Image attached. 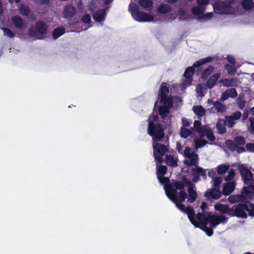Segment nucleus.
<instances>
[{
    "label": "nucleus",
    "instance_id": "obj_1",
    "mask_svg": "<svg viewBox=\"0 0 254 254\" xmlns=\"http://www.w3.org/2000/svg\"><path fill=\"white\" fill-rule=\"evenodd\" d=\"M179 190L180 191L179 193L175 192L168 197L175 204L177 208L188 215L190 221L194 226H197L198 224L195 219V213L194 209L191 207L186 208L182 203L188 197L187 192L184 189Z\"/></svg>",
    "mask_w": 254,
    "mask_h": 254
},
{
    "label": "nucleus",
    "instance_id": "obj_2",
    "mask_svg": "<svg viewBox=\"0 0 254 254\" xmlns=\"http://www.w3.org/2000/svg\"><path fill=\"white\" fill-rule=\"evenodd\" d=\"M158 119V116L153 114L148 119L147 133L152 137L153 142L161 141L165 136V128Z\"/></svg>",
    "mask_w": 254,
    "mask_h": 254
},
{
    "label": "nucleus",
    "instance_id": "obj_3",
    "mask_svg": "<svg viewBox=\"0 0 254 254\" xmlns=\"http://www.w3.org/2000/svg\"><path fill=\"white\" fill-rule=\"evenodd\" d=\"M157 179L159 183L164 185L166 194L168 197L179 190L185 189V184L180 181H175L173 183H170V179L164 176L158 175Z\"/></svg>",
    "mask_w": 254,
    "mask_h": 254
},
{
    "label": "nucleus",
    "instance_id": "obj_4",
    "mask_svg": "<svg viewBox=\"0 0 254 254\" xmlns=\"http://www.w3.org/2000/svg\"><path fill=\"white\" fill-rule=\"evenodd\" d=\"M213 61V58L211 57H207L201 59L195 62L192 66H189L186 68L184 72V76L186 79L184 81V83L187 85H190L192 81V75L195 73V68L199 67L207 63H209Z\"/></svg>",
    "mask_w": 254,
    "mask_h": 254
},
{
    "label": "nucleus",
    "instance_id": "obj_5",
    "mask_svg": "<svg viewBox=\"0 0 254 254\" xmlns=\"http://www.w3.org/2000/svg\"><path fill=\"white\" fill-rule=\"evenodd\" d=\"M129 10L133 18L137 21L150 22L154 19L153 16L151 14L140 11L139 6L135 3L129 4Z\"/></svg>",
    "mask_w": 254,
    "mask_h": 254
},
{
    "label": "nucleus",
    "instance_id": "obj_6",
    "mask_svg": "<svg viewBox=\"0 0 254 254\" xmlns=\"http://www.w3.org/2000/svg\"><path fill=\"white\" fill-rule=\"evenodd\" d=\"M48 26L43 21L36 22L33 29H30L29 34L33 36H37L38 39H43L47 35Z\"/></svg>",
    "mask_w": 254,
    "mask_h": 254
},
{
    "label": "nucleus",
    "instance_id": "obj_7",
    "mask_svg": "<svg viewBox=\"0 0 254 254\" xmlns=\"http://www.w3.org/2000/svg\"><path fill=\"white\" fill-rule=\"evenodd\" d=\"M156 142L153 144L154 157L159 164H161L163 162V156L166 152L168 151V148L164 144L158 142Z\"/></svg>",
    "mask_w": 254,
    "mask_h": 254
},
{
    "label": "nucleus",
    "instance_id": "obj_8",
    "mask_svg": "<svg viewBox=\"0 0 254 254\" xmlns=\"http://www.w3.org/2000/svg\"><path fill=\"white\" fill-rule=\"evenodd\" d=\"M247 208V204L239 203L231 207L230 217H237L238 218H247V214L246 209Z\"/></svg>",
    "mask_w": 254,
    "mask_h": 254
},
{
    "label": "nucleus",
    "instance_id": "obj_9",
    "mask_svg": "<svg viewBox=\"0 0 254 254\" xmlns=\"http://www.w3.org/2000/svg\"><path fill=\"white\" fill-rule=\"evenodd\" d=\"M238 170L245 184H248L251 182L254 183L253 174L244 164L239 165Z\"/></svg>",
    "mask_w": 254,
    "mask_h": 254
},
{
    "label": "nucleus",
    "instance_id": "obj_10",
    "mask_svg": "<svg viewBox=\"0 0 254 254\" xmlns=\"http://www.w3.org/2000/svg\"><path fill=\"white\" fill-rule=\"evenodd\" d=\"M206 170L199 166H196L195 168H192L191 171L193 182L196 183L199 181L200 176L206 180L207 178Z\"/></svg>",
    "mask_w": 254,
    "mask_h": 254
},
{
    "label": "nucleus",
    "instance_id": "obj_11",
    "mask_svg": "<svg viewBox=\"0 0 254 254\" xmlns=\"http://www.w3.org/2000/svg\"><path fill=\"white\" fill-rule=\"evenodd\" d=\"M234 0H230L227 2L222 1L214 6V8L217 10L222 11L225 14H230L232 10V5Z\"/></svg>",
    "mask_w": 254,
    "mask_h": 254
},
{
    "label": "nucleus",
    "instance_id": "obj_12",
    "mask_svg": "<svg viewBox=\"0 0 254 254\" xmlns=\"http://www.w3.org/2000/svg\"><path fill=\"white\" fill-rule=\"evenodd\" d=\"M222 195L220 190H217L214 188L208 189L204 193V196L208 200L210 199H218Z\"/></svg>",
    "mask_w": 254,
    "mask_h": 254
},
{
    "label": "nucleus",
    "instance_id": "obj_13",
    "mask_svg": "<svg viewBox=\"0 0 254 254\" xmlns=\"http://www.w3.org/2000/svg\"><path fill=\"white\" fill-rule=\"evenodd\" d=\"M208 223H215V225H218L221 223H224L228 221V218L223 215H216L208 214Z\"/></svg>",
    "mask_w": 254,
    "mask_h": 254
},
{
    "label": "nucleus",
    "instance_id": "obj_14",
    "mask_svg": "<svg viewBox=\"0 0 254 254\" xmlns=\"http://www.w3.org/2000/svg\"><path fill=\"white\" fill-rule=\"evenodd\" d=\"M11 21L14 26L19 30H22L26 28V24L20 16L14 15L11 17Z\"/></svg>",
    "mask_w": 254,
    "mask_h": 254
},
{
    "label": "nucleus",
    "instance_id": "obj_15",
    "mask_svg": "<svg viewBox=\"0 0 254 254\" xmlns=\"http://www.w3.org/2000/svg\"><path fill=\"white\" fill-rule=\"evenodd\" d=\"M77 11L75 6L71 4L66 5L64 9L63 14L66 18H72L76 14Z\"/></svg>",
    "mask_w": 254,
    "mask_h": 254
},
{
    "label": "nucleus",
    "instance_id": "obj_16",
    "mask_svg": "<svg viewBox=\"0 0 254 254\" xmlns=\"http://www.w3.org/2000/svg\"><path fill=\"white\" fill-rule=\"evenodd\" d=\"M235 188V184L234 181L224 183L221 192L224 195L228 196L233 191Z\"/></svg>",
    "mask_w": 254,
    "mask_h": 254
},
{
    "label": "nucleus",
    "instance_id": "obj_17",
    "mask_svg": "<svg viewBox=\"0 0 254 254\" xmlns=\"http://www.w3.org/2000/svg\"><path fill=\"white\" fill-rule=\"evenodd\" d=\"M94 20L98 22L103 21L106 16V11L105 9H100L95 11L92 15Z\"/></svg>",
    "mask_w": 254,
    "mask_h": 254
},
{
    "label": "nucleus",
    "instance_id": "obj_18",
    "mask_svg": "<svg viewBox=\"0 0 254 254\" xmlns=\"http://www.w3.org/2000/svg\"><path fill=\"white\" fill-rule=\"evenodd\" d=\"M247 186L243 188V193L250 199L254 197V183L251 182L247 184Z\"/></svg>",
    "mask_w": 254,
    "mask_h": 254
},
{
    "label": "nucleus",
    "instance_id": "obj_19",
    "mask_svg": "<svg viewBox=\"0 0 254 254\" xmlns=\"http://www.w3.org/2000/svg\"><path fill=\"white\" fill-rule=\"evenodd\" d=\"M221 77V73L217 72L212 75L206 82V86L209 89H211Z\"/></svg>",
    "mask_w": 254,
    "mask_h": 254
},
{
    "label": "nucleus",
    "instance_id": "obj_20",
    "mask_svg": "<svg viewBox=\"0 0 254 254\" xmlns=\"http://www.w3.org/2000/svg\"><path fill=\"white\" fill-rule=\"evenodd\" d=\"M208 103L210 104H213L215 109L219 113H224L226 112L227 108L226 106L219 101L213 102L212 100L208 99Z\"/></svg>",
    "mask_w": 254,
    "mask_h": 254
},
{
    "label": "nucleus",
    "instance_id": "obj_21",
    "mask_svg": "<svg viewBox=\"0 0 254 254\" xmlns=\"http://www.w3.org/2000/svg\"><path fill=\"white\" fill-rule=\"evenodd\" d=\"M196 216L199 222L197 221L198 225H197V226H195V227L200 228V227L205 226L208 223V215L205 216L203 213L199 212Z\"/></svg>",
    "mask_w": 254,
    "mask_h": 254
},
{
    "label": "nucleus",
    "instance_id": "obj_22",
    "mask_svg": "<svg viewBox=\"0 0 254 254\" xmlns=\"http://www.w3.org/2000/svg\"><path fill=\"white\" fill-rule=\"evenodd\" d=\"M219 82L222 83L223 86L228 87L231 86H237L238 85V80L236 78L220 79Z\"/></svg>",
    "mask_w": 254,
    "mask_h": 254
},
{
    "label": "nucleus",
    "instance_id": "obj_23",
    "mask_svg": "<svg viewBox=\"0 0 254 254\" xmlns=\"http://www.w3.org/2000/svg\"><path fill=\"white\" fill-rule=\"evenodd\" d=\"M214 208L217 211L222 213H226L230 216L231 208L228 205L222 203H217L214 205Z\"/></svg>",
    "mask_w": 254,
    "mask_h": 254
},
{
    "label": "nucleus",
    "instance_id": "obj_24",
    "mask_svg": "<svg viewBox=\"0 0 254 254\" xmlns=\"http://www.w3.org/2000/svg\"><path fill=\"white\" fill-rule=\"evenodd\" d=\"M226 121L224 120L219 119L216 123V128L220 134H224L226 132Z\"/></svg>",
    "mask_w": 254,
    "mask_h": 254
},
{
    "label": "nucleus",
    "instance_id": "obj_25",
    "mask_svg": "<svg viewBox=\"0 0 254 254\" xmlns=\"http://www.w3.org/2000/svg\"><path fill=\"white\" fill-rule=\"evenodd\" d=\"M138 3L141 7L149 11L152 8L153 4L152 0H138Z\"/></svg>",
    "mask_w": 254,
    "mask_h": 254
},
{
    "label": "nucleus",
    "instance_id": "obj_26",
    "mask_svg": "<svg viewBox=\"0 0 254 254\" xmlns=\"http://www.w3.org/2000/svg\"><path fill=\"white\" fill-rule=\"evenodd\" d=\"M194 188H188L189 198L188 201L190 203H193L196 200L197 197V194Z\"/></svg>",
    "mask_w": 254,
    "mask_h": 254
},
{
    "label": "nucleus",
    "instance_id": "obj_27",
    "mask_svg": "<svg viewBox=\"0 0 254 254\" xmlns=\"http://www.w3.org/2000/svg\"><path fill=\"white\" fill-rule=\"evenodd\" d=\"M241 4L246 10H250L254 8V2L252 0H242Z\"/></svg>",
    "mask_w": 254,
    "mask_h": 254
},
{
    "label": "nucleus",
    "instance_id": "obj_28",
    "mask_svg": "<svg viewBox=\"0 0 254 254\" xmlns=\"http://www.w3.org/2000/svg\"><path fill=\"white\" fill-rule=\"evenodd\" d=\"M65 32V29L64 27H59L54 29L52 32V36L54 39H57L63 35Z\"/></svg>",
    "mask_w": 254,
    "mask_h": 254
},
{
    "label": "nucleus",
    "instance_id": "obj_29",
    "mask_svg": "<svg viewBox=\"0 0 254 254\" xmlns=\"http://www.w3.org/2000/svg\"><path fill=\"white\" fill-rule=\"evenodd\" d=\"M215 69L214 66L209 65L201 73V78L202 79H207Z\"/></svg>",
    "mask_w": 254,
    "mask_h": 254
},
{
    "label": "nucleus",
    "instance_id": "obj_30",
    "mask_svg": "<svg viewBox=\"0 0 254 254\" xmlns=\"http://www.w3.org/2000/svg\"><path fill=\"white\" fill-rule=\"evenodd\" d=\"M160 102L164 104L163 106L169 108H172L173 106V98L171 95L165 97L163 98V99L160 98Z\"/></svg>",
    "mask_w": 254,
    "mask_h": 254
},
{
    "label": "nucleus",
    "instance_id": "obj_31",
    "mask_svg": "<svg viewBox=\"0 0 254 254\" xmlns=\"http://www.w3.org/2000/svg\"><path fill=\"white\" fill-rule=\"evenodd\" d=\"M193 131V127L188 129L186 127H182L180 129V134L182 137L187 138L192 134V131Z\"/></svg>",
    "mask_w": 254,
    "mask_h": 254
},
{
    "label": "nucleus",
    "instance_id": "obj_32",
    "mask_svg": "<svg viewBox=\"0 0 254 254\" xmlns=\"http://www.w3.org/2000/svg\"><path fill=\"white\" fill-rule=\"evenodd\" d=\"M193 111L199 117L203 116L205 113V109L201 105L194 106L192 108Z\"/></svg>",
    "mask_w": 254,
    "mask_h": 254
},
{
    "label": "nucleus",
    "instance_id": "obj_33",
    "mask_svg": "<svg viewBox=\"0 0 254 254\" xmlns=\"http://www.w3.org/2000/svg\"><path fill=\"white\" fill-rule=\"evenodd\" d=\"M172 10L171 7L167 4H161L157 9L159 13L161 14H165L170 12Z\"/></svg>",
    "mask_w": 254,
    "mask_h": 254
},
{
    "label": "nucleus",
    "instance_id": "obj_34",
    "mask_svg": "<svg viewBox=\"0 0 254 254\" xmlns=\"http://www.w3.org/2000/svg\"><path fill=\"white\" fill-rule=\"evenodd\" d=\"M193 131H196L198 133L200 134H204V129L202 127L201 123L200 121L198 120H195L193 124Z\"/></svg>",
    "mask_w": 254,
    "mask_h": 254
},
{
    "label": "nucleus",
    "instance_id": "obj_35",
    "mask_svg": "<svg viewBox=\"0 0 254 254\" xmlns=\"http://www.w3.org/2000/svg\"><path fill=\"white\" fill-rule=\"evenodd\" d=\"M170 109L171 108L163 106L159 108V115L162 119H165L167 117H168L170 113Z\"/></svg>",
    "mask_w": 254,
    "mask_h": 254
},
{
    "label": "nucleus",
    "instance_id": "obj_36",
    "mask_svg": "<svg viewBox=\"0 0 254 254\" xmlns=\"http://www.w3.org/2000/svg\"><path fill=\"white\" fill-rule=\"evenodd\" d=\"M166 163L168 165L173 167L178 166L177 161L174 159L173 156L171 155L166 156Z\"/></svg>",
    "mask_w": 254,
    "mask_h": 254
},
{
    "label": "nucleus",
    "instance_id": "obj_37",
    "mask_svg": "<svg viewBox=\"0 0 254 254\" xmlns=\"http://www.w3.org/2000/svg\"><path fill=\"white\" fill-rule=\"evenodd\" d=\"M205 7H201L198 5V6H195L191 8V12L195 15H198L202 14L204 11L205 10Z\"/></svg>",
    "mask_w": 254,
    "mask_h": 254
},
{
    "label": "nucleus",
    "instance_id": "obj_38",
    "mask_svg": "<svg viewBox=\"0 0 254 254\" xmlns=\"http://www.w3.org/2000/svg\"><path fill=\"white\" fill-rule=\"evenodd\" d=\"M226 146L228 148L229 150L231 151H236L237 149V144H236L235 142L232 140L228 139L226 141Z\"/></svg>",
    "mask_w": 254,
    "mask_h": 254
},
{
    "label": "nucleus",
    "instance_id": "obj_39",
    "mask_svg": "<svg viewBox=\"0 0 254 254\" xmlns=\"http://www.w3.org/2000/svg\"><path fill=\"white\" fill-rule=\"evenodd\" d=\"M204 133L205 134V136H206L207 138L211 141H214L215 140V137L214 135L213 132L211 130L210 128H205L204 130Z\"/></svg>",
    "mask_w": 254,
    "mask_h": 254
},
{
    "label": "nucleus",
    "instance_id": "obj_40",
    "mask_svg": "<svg viewBox=\"0 0 254 254\" xmlns=\"http://www.w3.org/2000/svg\"><path fill=\"white\" fill-rule=\"evenodd\" d=\"M169 92V88L167 86L165 85H161L160 87V98L163 99V98L168 96V95Z\"/></svg>",
    "mask_w": 254,
    "mask_h": 254
},
{
    "label": "nucleus",
    "instance_id": "obj_41",
    "mask_svg": "<svg viewBox=\"0 0 254 254\" xmlns=\"http://www.w3.org/2000/svg\"><path fill=\"white\" fill-rule=\"evenodd\" d=\"M207 143V141L204 139H196L194 140L195 148L197 149L204 146Z\"/></svg>",
    "mask_w": 254,
    "mask_h": 254
},
{
    "label": "nucleus",
    "instance_id": "obj_42",
    "mask_svg": "<svg viewBox=\"0 0 254 254\" xmlns=\"http://www.w3.org/2000/svg\"><path fill=\"white\" fill-rule=\"evenodd\" d=\"M19 10L21 14L25 16L28 15L30 12L29 7L26 5H21L19 7Z\"/></svg>",
    "mask_w": 254,
    "mask_h": 254
},
{
    "label": "nucleus",
    "instance_id": "obj_43",
    "mask_svg": "<svg viewBox=\"0 0 254 254\" xmlns=\"http://www.w3.org/2000/svg\"><path fill=\"white\" fill-rule=\"evenodd\" d=\"M222 182V179L221 177H217L215 178H214L213 179V187L214 189H216L217 190H220V184H221Z\"/></svg>",
    "mask_w": 254,
    "mask_h": 254
},
{
    "label": "nucleus",
    "instance_id": "obj_44",
    "mask_svg": "<svg viewBox=\"0 0 254 254\" xmlns=\"http://www.w3.org/2000/svg\"><path fill=\"white\" fill-rule=\"evenodd\" d=\"M190 159V164L191 165L198 166L197 165L198 164V155L197 154H191V157L190 158H189Z\"/></svg>",
    "mask_w": 254,
    "mask_h": 254
},
{
    "label": "nucleus",
    "instance_id": "obj_45",
    "mask_svg": "<svg viewBox=\"0 0 254 254\" xmlns=\"http://www.w3.org/2000/svg\"><path fill=\"white\" fill-rule=\"evenodd\" d=\"M225 121H226V125L229 128H232L235 124V121L230 116H225Z\"/></svg>",
    "mask_w": 254,
    "mask_h": 254
},
{
    "label": "nucleus",
    "instance_id": "obj_46",
    "mask_svg": "<svg viewBox=\"0 0 254 254\" xmlns=\"http://www.w3.org/2000/svg\"><path fill=\"white\" fill-rule=\"evenodd\" d=\"M167 172V167L166 166L164 165H160L159 166L157 172V176L158 175H161V176H164Z\"/></svg>",
    "mask_w": 254,
    "mask_h": 254
},
{
    "label": "nucleus",
    "instance_id": "obj_47",
    "mask_svg": "<svg viewBox=\"0 0 254 254\" xmlns=\"http://www.w3.org/2000/svg\"><path fill=\"white\" fill-rule=\"evenodd\" d=\"M246 211L248 212V215L250 216H254V204L250 203L247 204V208L246 209Z\"/></svg>",
    "mask_w": 254,
    "mask_h": 254
},
{
    "label": "nucleus",
    "instance_id": "obj_48",
    "mask_svg": "<svg viewBox=\"0 0 254 254\" xmlns=\"http://www.w3.org/2000/svg\"><path fill=\"white\" fill-rule=\"evenodd\" d=\"M182 182L185 184V187L187 186L188 188H195L194 185L186 177H183Z\"/></svg>",
    "mask_w": 254,
    "mask_h": 254
},
{
    "label": "nucleus",
    "instance_id": "obj_49",
    "mask_svg": "<svg viewBox=\"0 0 254 254\" xmlns=\"http://www.w3.org/2000/svg\"><path fill=\"white\" fill-rule=\"evenodd\" d=\"M228 166L226 165H220L217 167V173L219 174H224L228 169Z\"/></svg>",
    "mask_w": 254,
    "mask_h": 254
},
{
    "label": "nucleus",
    "instance_id": "obj_50",
    "mask_svg": "<svg viewBox=\"0 0 254 254\" xmlns=\"http://www.w3.org/2000/svg\"><path fill=\"white\" fill-rule=\"evenodd\" d=\"M234 140L238 146L244 145L246 143L244 137L242 136L235 137Z\"/></svg>",
    "mask_w": 254,
    "mask_h": 254
},
{
    "label": "nucleus",
    "instance_id": "obj_51",
    "mask_svg": "<svg viewBox=\"0 0 254 254\" xmlns=\"http://www.w3.org/2000/svg\"><path fill=\"white\" fill-rule=\"evenodd\" d=\"M199 228L203 230L208 236H211L213 234V231L212 228L208 227L207 225L200 227Z\"/></svg>",
    "mask_w": 254,
    "mask_h": 254
},
{
    "label": "nucleus",
    "instance_id": "obj_52",
    "mask_svg": "<svg viewBox=\"0 0 254 254\" xmlns=\"http://www.w3.org/2000/svg\"><path fill=\"white\" fill-rule=\"evenodd\" d=\"M191 154H195L194 151L190 147H186L184 150V155L187 158H190Z\"/></svg>",
    "mask_w": 254,
    "mask_h": 254
},
{
    "label": "nucleus",
    "instance_id": "obj_53",
    "mask_svg": "<svg viewBox=\"0 0 254 254\" xmlns=\"http://www.w3.org/2000/svg\"><path fill=\"white\" fill-rule=\"evenodd\" d=\"M227 91L228 92L227 93H228L229 97H230L231 98H235L238 95L236 89L234 88H231L228 89L227 90Z\"/></svg>",
    "mask_w": 254,
    "mask_h": 254
},
{
    "label": "nucleus",
    "instance_id": "obj_54",
    "mask_svg": "<svg viewBox=\"0 0 254 254\" xmlns=\"http://www.w3.org/2000/svg\"><path fill=\"white\" fill-rule=\"evenodd\" d=\"M235 172L233 169H231L229 172L228 175L225 177V180L226 182H230L232 180L235 176Z\"/></svg>",
    "mask_w": 254,
    "mask_h": 254
},
{
    "label": "nucleus",
    "instance_id": "obj_55",
    "mask_svg": "<svg viewBox=\"0 0 254 254\" xmlns=\"http://www.w3.org/2000/svg\"><path fill=\"white\" fill-rule=\"evenodd\" d=\"M4 35L11 38H13L14 37V34L9 29L7 28H2Z\"/></svg>",
    "mask_w": 254,
    "mask_h": 254
},
{
    "label": "nucleus",
    "instance_id": "obj_56",
    "mask_svg": "<svg viewBox=\"0 0 254 254\" xmlns=\"http://www.w3.org/2000/svg\"><path fill=\"white\" fill-rule=\"evenodd\" d=\"M224 68L226 70H228L229 74H233L236 71V69L233 66H230L228 64H226L224 65Z\"/></svg>",
    "mask_w": 254,
    "mask_h": 254
},
{
    "label": "nucleus",
    "instance_id": "obj_57",
    "mask_svg": "<svg viewBox=\"0 0 254 254\" xmlns=\"http://www.w3.org/2000/svg\"><path fill=\"white\" fill-rule=\"evenodd\" d=\"M235 121L238 120L242 117V113L240 111H236L230 116Z\"/></svg>",
    "mask_w": 254,
    "mask_h": 254
},
{
    "label": "nucleus",
    "instance_id": "obj_58",
    "mask_svg": "<svg viewBox=\"0 0 254 254\" xmlns=\"http://www.w3.org/2000/svg\"><path fill=\"white\" fill-rule=\"evenodd\" d=\"M182 123L183 125L182 127H189L191 124V122L185 118H182Z\"/></svg>",
    "mask_w": 254,
    "mask_h": 254
},
{
    "label": "nucleus",
    "instance_id": "obj_59",
    "mask_svg": "<svg viewBox=\"0 0 254 254\" xmlns=\"http://www.w3.org/2000/svg\"><path fill=\"white\" fill-rule=\"evenodd\" d=\"M210 0H197V3L201 7H205L209 3Z\"/></svg>",
    "mask_w": 254,
    "mask_h": 254
},
{
    "label": "nucleus",
    "instance_id": "obj_60",
    "mask_svg": "<svg viewBox=\"0 0 254 254\" xmlns=\"http://www.w3.org/2000/svg\"><path fill=\"white\" fill-rule=\"evenodd\" d=\"M238 194L231 195L229 198V201L231 203L238 202Z\"/></svg>",
    "mask_w": 254,
    "mask_h": 254
},
{
    "label": "nucleus",
    "instance_id": "obj_61",
    "mask_svg": "<svg viewBox=\"0 0 254 254\" xmlns=\"http://www.w3.org/2000/svg\"><path fill=\"white\" fill-rule=\"evenodd\" d=\"M246 149L247 151L254 152V143H248L246 145Z\"/></svg>",
    "mask_w": 254,
    "mask_h": 254
},
{
    "label": "nucleus",
    "instance_id": "obj_62",
    "mask_svg": "<svg viewBox=\"0 0 254 254\" xmlns=\"http://www.w3.org/2000/svg\"><path fill=\"white\" fill-rule=\"evenodd\" d=\"M81 20L84 23H89L91 21V17L89 14H85L83 16Z\"/></svg>",
    "mask_w": 254,
    "mask_h": 254
},
{
    "label": "nucleus",
    "instance_id": "obj_63",
    "mask_svg": "<svg viewBox=\"0 0 254 254\" xmlns=\"http://www.w3.org/2000/svg\"><path fill=\"white\" fill-rule=\"evenodd\" d=\"M249 121L250 122L251 132L254 133V118L252 117H250Z\"/></svg>",
    "mask_w": 254,
    "mask_h": 254
},
{
    "label": "nucleus",
    "instance_id": "obj_64",
    "mask_svg": "<svg viewBox=\"0 0 254 254\" xmlns=\"http://www.w3.org/2000/svg\"><path fill=\"white\" fill-rule=\"evenodd\" d=\"M212 16H213V14L212 13L207 12V13L203 14L201 17V18H202L203 20H207L211 19L212 17Z\"/></svg>",
    "mask_w": 254,
    "mask_h": 254
}]
</instances>
